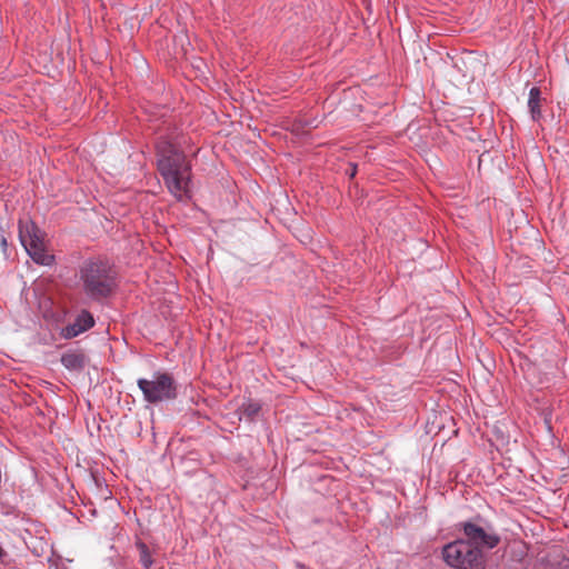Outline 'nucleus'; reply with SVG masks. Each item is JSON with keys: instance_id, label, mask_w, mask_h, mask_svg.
<instances>
[{"instance_id": "4", "label": "nucleus", "mask_w": 569, "mask_h": 569, "mask_svg": "<svg viewBox=\"0 0 569 569\" xmlns=\"http://www.w3.org/2000/svg\"><path fill=\"white\" fill-rule=\"evenodd\" d=\"M137 385L144 401L149 403H160L177 398V383L168 372L156 371L151 379H138Z\"/></svg>"}, {"instance_id": "8", "label": "nucleus", "mask_w": 569, "mask_h": 569, "mask_svg": "<svg viewBox=\"0 0 569 569\" xmlns=\"http://www.w3.org/2000/svg\"><path fill=\"white\" fill-rule=\"evenodd\" d=\"M528 108L532 120L538 121L541 118V91L538 87L529 91Z\"/></svg>"}, {"instance_id": "12", "label": "nucleus", "mask_w": 569, "mask_h": 569, "mask_svg": "<svg viewBox=\"0 0 569 569\" xmlns=\"http://www.w3.org/2000/svg\"><path fill=\"white\" fill-rule=\"evenodd\" d=\"M297 566H298L299 569H309L305 565H301V563H298Z\"/></svg>"}, {"instance_id": "1", "label": "nucleus", "mask_w": 569, "mask_h": 569, "mask_svg": "<svg viewBox=\"0 0 569 569\" xmlns=\"http://www.w3.org/2000/svg\"><path fill=\"white\" fill-rule=\"evenodd\" d=\"M157 153L158 170L170 193L178 200L189 199L191 164L180 150V142L170 137H160Z\"/></svg>"}, {"instance_id": "2", "label": "nucleus", "mask_w": 569, "mask_h": 569, "mask_svg": "<svg viewBox=\"0 0 569 569\" xmlns=\"http://www.w3.org/2000/svg\"><path fill=\"white\" fill-rule=\"evenodd\" d=\"M83 293L93 301L108 298L117 287V272L107 259H86L78 270Z\"/></svg>"}, {"instance_id": "7", "label": "nucleus", "mask_w": 569, "mask_h": 569, "mask_svg": "<svg viewBox=\"0 0 569 569\" xmlns=\"http://www.w3.org/2000/svg\"><path fill=\"white\" fill-rule=\"evenodd\" d=\"M93 316L88 310H82L74 319L62 329V336L66 339H72L86 332L94 326Z\"/></svg>"}, {"instance_id": "11", "label": "nucleus", "mask_w": 569, "mask_h": 569, "mask_svg": "<svg viewBox=\"0 0 569 569\" xmlns=\"http://www.w3.org/2000/svg\"><path fill=\"white\" fill-rule=\"evenodd\" d=\"M240 410L241 416L246 417L248 420H253L260 412L261 406L259 402L249 399L242 403Z\"/></svg>"}, {"instance_id": "3", "label": "nucleus", "mask_w": 569, "mask_h": 569, "mask_svg": "<svg viewBox=\"0 0 569 569\" xmlns=\"http://www.w3.org/2000/svg\"><path fill=\"white\" fill-rule=\"evenodd\" d=\"M445 562L455 569H482V553L469 541L458 539L442 548Z\"/></svg>"}, {"instance_id": "10", "label": "nucleus", "mask_w": 569, "mask_h": 569, "mask_svg": "<svg viewBox=\"0 0 569 569\" xmlns=\"http://www.w3.org/2000/svg\"><path fill=\"white\" fill-rule=\"evenodd\" d=\"M136 546H137V548L139 550V561H140V563L146 569H152L153 559H152V555H151L148 546L144 542H142V541H138L136 543Z\"/></svg>"}, {"instance_id": "6", "label": "nucleus", "mask_w": 569, "mask_h": 569, "mask_svg": "<svg viewBox=\"0 0 569 569\" xmlns=\"http://www.w3.org/2000/svg\"><path fill=\"white\" fill-rule=\"evenodd\" d=\"M463 533L468 538L467 541L472 543V546H476L480 549V547H486L489 549L495 548L500 539L495 533H489L485 531L483 528L472 523V522H466L463 523Z\"/></svg>"}, {"instance_id": "13", "label": "nucleus", "mask_w": 569, "mask_h": 569, "mask_svg": "<svg viewBox=\"0 0 569 569\" xmlns=\"http://www.w3.org/2000/svg\"><path fill=\"white\" fill-rule=\"evenodd\" d=\"M355 174H356V168H353L352 171H350V177L352 178V177H355Z\"/></svg>"}, {"instance_id": "9", "label": "nucleus", "mask_w": 569, "mask_h": 569, "mask_svg": "<svg viewBox=\"0 0 569 569\" xmlns=\"http://www.w3.org/2000/svg\"><path fill=\"white\" fill-rule=\"evenodd\" d=\"M61 363L69 370H81L84 367V356L81 352H66L61 356Z\"/></svg>"}, {"instance_id": "5", "label": "nucleus", "mask_w": 569, "mask_h": 569, "mask_svg": "<svg viewBox=\"0 0 569 569\" xmlns=\"http://www.w3.org/2000/svg\"><path fill=\"white\" fill-rule=\"evenodd\" d=\"M19 239L28 256L37 264L50 267L54 263V256L48 251L43 234L33 222L20 223Z\"/></svg>"}]
</instances>
